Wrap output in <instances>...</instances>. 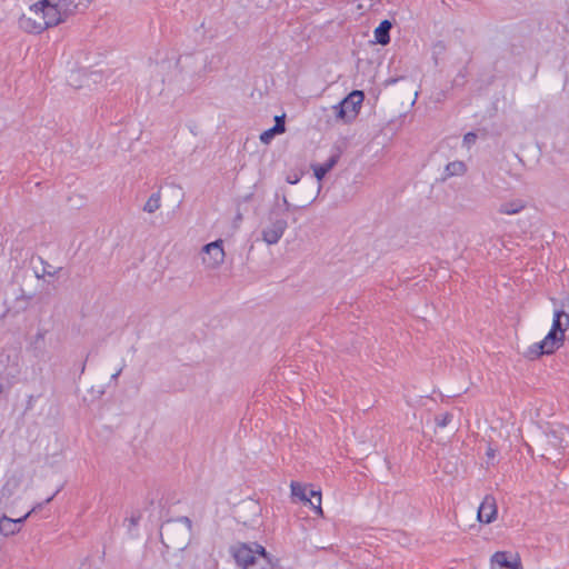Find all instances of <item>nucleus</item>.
Segmentation results:
<instances>
[{
	"mask_svg": "<svg viewBox=\"0 0 569 569\" xmlns=\"http://www.w3.org/2000/svg\"><path fill=\"white\" fill-rule=\"evenodd\" d=\"M288 224L284 219H271L270 223L262 230V239L268 244H276L283 236Z\"/></svg>",
	"mask_w": 569,
	"mask_h": 569,
	"instance_id": "obj_10",
	"label": "nucleus"
},
{
	"mask_svg": "<svg viewBox=\"0 0 569 569\" xmlns=\"http://www.w3.org/2000/svg\"><path fill=\"white\" fill-rule=\"evenodd\" d=\"M202 252L204 253L202 260L210 268L219 267L224 260L222 240H216L207 243L203 246Z\"/></svg>",
	"mask_w": 569,
	"mask_h": 569,
	"instance_id": "obj_8",
	"label": "nucleus"
},
{
	"mask_svg": "<svg viewBox=\"0 0 569 569\" xmlns=\"http://www.w3.org/2000/svg\"><path fill=\"white\" fill-rule=\"evenodd\" d=\"M340 153L336 152L326 162L313 166V173L318 181H321L326 174L338 163Z\"/></svg>",
	"mask_w": 569,
	"mask_h": 569,
	"instance_id": "obj_15",
	"label": "nucleus"
},
{
	"mask_svg": "<svg viewBox=\"0 0 569 569\" xmlns=\"http://www.w3.org/2000/svg\"><path fill=\"white\" fill-rule=\"evenodd\" d=\"M452 418H453L452 413L445 412V413H440V415L436 416L435 421H436L437 427L445 428L452 421Z\"/></svg>",
	"mask_w": 569,
	"mask_h": 569,
	"instance_id": "obj_26",
	"label": "nucleus"
},
{
	"mask_svg": "<svg viewBox=\"0 0 569 569\" xmlns=\"http://www.w3.org/2000/svg\"><path fill=\"white\" fill-rule=\"evenodd\" d=\"M274 126L260 134V141L268 144L276 134L283 133L286 131L284 114L274 117Z\"/></svg>",
	"mask_w": 569,
	"mask_h": 569,
	"instance_id": "obj_14",
	"label": "nucleus"
},
{
	"mask_svg": "<svg viewBox=\"0 0 569 569\" xmlns=\"http://www.w3.org/2000/svg\"><path fill=\"white\" fill-rule=\"evenodd\" d=\"M467 170L465 162L462 161H452L449 162L443 171V176L441 177L442 181L456 176H462Z\"/></svg>",
	"mask_w": 569,
	"mask_h": 569,
	"instance_id": "obj_19",
	"label": "nucleus"
},
{
	"mask_svg": "<svg viewBox=\"0 0 569 569\" xmlns=\"http://www.w3.org/2000/svg\"><path fill=\"white\" fill-rule=\"evenodd\" d=\"M523 209V204L518 201L505 202L500 204L499 212L503 214H516Z\"/></svg>",
	"mask_w": 569,
	"mask_h": 569,
	"instance_id": "obj_24",
	"label": "nucleus"
},
{
	"mask_svg": "<svg viewBox=\"0 0 569 569\" xmlns=\"http://www.w3.org/2000/svg\"><path fill=\"white\" fill-rule=\"evenodd\" d=\"M290 487H291V493L293 497L299 498L301 501L307 500L309 490L306 486H302L299 482L292 481Z\"/></svg>",
	"mask_w": 569,
	"mask_h": 569,
	"instance_id": "obj_25",
	"label": "nucleus"
},
{
	"mask_svg": "<svg viewBox=\"0 0 569 569\" xmlns=\"http://www.w3.org/2000/svg\"><path fill=\"white\" fill-rule=\"evenodd\" d=\"M233 558L242 569H273L278 559H274L264 547L253 542L240 543L232 548Z\"/></svg>",
	"mask_w": 569,
	"mask_h": 569,
	"instance_id": "obj_3",
	"label": "nucleus"
},
{
	"mask_svg": "<svg viewBox=\"0 0 569 569\" xmlns=\"http://www.w3.org/2000/svg\"><path fill=\"white\" fill-rule=\"evenodd\" d=\"M44 2L53 3L68 18L76 12L80 0H44Z\"/></svg>",
	"mask_w": 569,
	"mask_h": 569,
	"instance_id": "obj_18",
	"label": "nucleus"
},
{
	"mask_svg": "<svg viewBox=\"0 0 569 569\" xmlns=\"http://www.w3.org/2000/svg\"><path fill=\"white\" fill-rule=\"evenodd\" d=\"M43 263V274L47 276H54L57 273V270H53L52 266H50L48 262L42 261Z\"/></svg>",
	"mask_w": 569,
	"mask_h": 569,
	"instance_id": "obj_29",
	"label": "nucleus"
},
{
	"mask_svg": "<svg viewBox=\"0 0 569 569\" xmlns=\"http://www.w3.org/2000/svg\"><path fill=\"white\" fill-rule=\"evenodd\" d=\"M244 508H247L248 510H250L254 516H259L260 513V507L258 505V502L253 501V500H249L248 502H246L243 505Z\"/></svg>",
	"mask_w": 569,
	"mask_h": 569,
	"instance_id": "obj_27",
	"label": "nucleus"
},
{
	"mask_svg": "<svg viewBox=\"0 0 569 569\" xmlns=\"http://www.w3.org/2000/svg\"><path fill=\"white\" fill-rule=\"evenodd\" d=\"M492 566L497 565L500 568L510 569L516 561H510L506 551H497L491 557Z\"/></svg>",
	"mask_w": 569,
	"mask_h": 569,
	"instance_id": "obj_22",
	"label": "nucleus"
},
{
	"mask_svg": "<svg viewBox=\"0 0 569 569\" xmlns=\"http://www.w3.org/2000/svg\"><path fill=\"white\" fill-rule=\"evenodd\" d=\"M569 327V298H566L560 303V309L555 310L551 331L565 336Z\"/></svg>",
	"mask_w": 569,
	"mask_h": 569,
	"instance_id": "obj_11",
	"label": "nucleus"
},
{
	"mask_svg": "<svg viewBox=\"0 0 569 569\" xmlns=\"http://www.w3.org/2000/svg\"><path fill=\"white\" fill-rule=\"evenodd\" d=\"M535 443L541 451V457L551 459L565 452L569 447V429L562 425L547 423L537 427Z\"/></svg>",
	"mask_w": 569,
	"mask_h": 569,
	"instance_id": "obj_1",
	"label": "nucleus"
},
{
	"mask_svg": "<svg viewBox=\"0 0 569 569\" xmlns=\"http://www.w3.org/2000/svg\"><path fill=\"white\" fill-rule=\"evenodd\" d=\"M510 569H522L521 562L519 560H516V563H513Z\"/></svg>",
	"mask_w": 569,
	"mask_h": 569,
	"instance_id": "obj_34",
	"label": "nucleus"
},
{
	"mask_svg": "<svg viewBox=\"0 0 569 569\" xmlns=\"http://www.w3.org/2000/svg\"><path fill=\"white\" fill-rule=\"evenodd\" d=\"M497 516V505L495 497L488 495L483 498L478 508L477 517L480 522L491 523Z\"/></svg>",
	"mask_w": 569,
	"mask_h": 569,
	"instance_id": "obj_12",
	"label": "nucleus"
},
{
	"mask_svg": "<svg viewBox=\"0 0 569 569\" xmlns=\"http://www.w3.org/2000/svg\"><path fill=\"white\" fill-rule=\"evenodd\" d=\"M209 61L208 57H201L196 54H184L180 56L177 61V67L180 69L182 73V82L187 81V78L190 80L186 86H182L183 90H191L193 84L200 80L204 73L211 71V68L208 67Z\"/></svg>",
	"mask_w": 569,
	"mask_h": 569,
	"instance_id": "obj_5",
	"label": "nucleus"
},
{
	"mask_svg": "<svg viewBox=\"0 0 569 569\" xmlns=\"http://www.w3.org/2000/svg\"><path fill=\"white\" fill-rule=\"evenodd\" d=\"M487 457L489 460L493 459L495 456H496V451L495 449H492L491 447L488 448L487 452H486Z\"/></svg>",
	"mask_w": 569,
	"mask_h": 569,
	"instance_id": "obj_31",
	"label": "nucleus"
},
{
	"mask_svg": "<svg viewBox=\"0 0 569 569\" xmlns=\"http://www.w3.org/2000/svg\"><path fill=\"white\" fill-rule=\"evenodd\" d=\"M192 522L188 517L168 520L160 527V539L167 549L183 551L191 538Z\"/></svg>",
	"mask_w": 569,
	"mask_h": 569,
	"instance_id": "obj_4",
	"label": "nucleus"
},
{
	"mask_svg": "<svg viewBox=\"0 0 569 569\" xmlns=\"http://www.w3.org/2000/svg\"><path fill=\"white\" fill-rule=\"evenodd\" d=\"M153 91V93H160L162 91V82L160 84H158L157 88L154 89H151Z\"/></svg>",
	"mask_w": 569,
	"mask_h": 569,
	"instance_id": "obj_36",
	"label": "nucleus"
},
{
	"mask_svg": "<svg viewBox=\"0 0 569 569\" xmlns=\"http://www.w3.org/2000/svg\"><path fill=\"white\" fill-rule=\"evenodd\" d=\"M121 371H122V368H120L116 373H113V375L111 376V380H112V381H116V380L118 379L119 375L121 373Z\"/></svg>",
	"mask_w": 569,
	"mask_h": 569,
	"instance_id": "obj_33",
	"label": "nucleus"
},
{
	"mask_svg": "<svg viewBox=\"0 0 569 569\" xmlns=\"http://www.w3.org/2000/svg\"><path fill=\"white\" fill-rule=\"evenodd\" d=\"M34 8H39L40 13L43 16V20L47 24V29L56 27L67 19L63 13L51 2H44V0H41L34 3Z\"/></svg>",
	"mask_w": 569,
	"mask_h": 569,
	"instance_id": "obj_9",
	"label": "nucleus"
},
{
	"mask_svg": "<svg viewBox=\"0 0 569 569\" xmlns=\"http://www.w3.org/2000/svg\"><path fill=\"white\" fill-rule=\"evenodd\" d=\"M37 337H38V339H42L43 335L42 333H38Z\"/></svg>",
	"mask_w": 569,
	"mask_h": 569,
	"instance_id": "obj_41",
	"label": "nucleus"
},
{
	"mask_svg": "<svg viewBox=\"0 0 569 569\" xmlns=\"http://www.w3.org/2000/svg\"><path fill=\"white\" fill-rule=\"evenodd\" d=\"M233 558L242 569H273L278 559H274L264 547L253 542L240 543L232 548Z\"/></svg>",
	"mask_w": 569,
	"mask_h": 569,
	"instance_id": "obj_2",
	"label": "nucleus"
},
{
	"mask_svg": "<svg viewBox=\"0 0 569 569\" xmlns=\"http://www.w3.org/2000/svg\"><path fill=\"white\" fill-rule=\"evenodd\" d=\"M139 518H140V517H134V516H132V517L130 518V523H131V526H137V525H138V521H139Z\"/></svg>",
	"mask_w": 569,
	"mask_h": 569,
	"instance_id": "obj_32",
	"label": "nucleus"
},
{
	"mask_svg": "<svg viewBox=\"0 0 569 569\" xmlns=\"http://www.w3.org/2000/svg\"><path fill=\"white\" fill-rule=\"evenodd\" d=\"M525 357L528 359H537L542 355H547V348L542 345V341L532 343L527 351H525Z\"/></svg>",
	"mask_w": 569,
	"mask_h": 569,
	"instance_id": "obj_23",
	"label": "nucleus"
},
{
	"mask_svg": "<svg viewBox=\"0 0 569 569\" xmlns=\"http://www.w3.org/2000/svg\"><path fill=\"white\" fill-rule=\"evenodd\" d=\"M363 99L365 94L362 91H351L338 104L333 106L336 118L346 123L351 122L359 113Z\"/></svg>",
	"mask_w": 569,
	"mask_h": 569,
	"instance_id": "obj_6",
	"label": "nucleus"
},
{
	"mask_svg": "<svg viewBox=\"0 0 569 569\" xmlns=\"http://www.w3.org/2000/svg\"><path fill=\"white\" fill-rule=\"evenodd\" d=\"M29 516L27 513L24 517L19 519H11L7 516L0 518V533L8 537L17 533L20 530V525L24 521V519Z\"/></svg>",
	"mask_w": 569,
	"mask_h": 569,
	"instance_id": "obj_13",
	"label": "nucleus"
},
{
	"mask_svg": "<svg viewBox=\"0 0 569 569\" xmlns=\"http://www.w3.org/2000/svg\"><path fill=\"white\" fill-rule=\"evenodd\" d=\"M19 26L29 33H40L47 29L43 16L40 13L39 8H34V4L30 7L28 16L23 14L20 18Z\"/></svg>",
	"mask_w": 569,
	"mask_h": 569,
	"instance_id": "obj_7",
	"label": "nucleus"
},
{
	"mask_svg": "<svg viewBox=\"0 0 569 569\" xmlns=\"http://www.w3.org/2000/svg\"><path fill=\"white\" fill-rule=\"evenodd\" d=\"M58 491L59 490H57L51 497L47 498L46 503L50 502L53 499V497L58 493Z\"/></svg>",
	"mask_w": 569,
	"mask_h": 569,
	"instance_id": "obj_39",
	"label": "nucleus"
},
{
	"mask_svg": "<svg viewBox=\"0 0 569 569\" xmlns=\"http://www.w3.org/2000/svg\"><path fill=\"white\" fill-rule=\"evenodd\" d=\"M288 182L291 183V184H295V183L298 182V179L297 178L296 179L295 178H291V179L288 178Z\"/></svg>",
	"mask_w": 569,
	"mask_h": 569,
	"instance_id": "obj_38",
	"label": "nucleus"
},
{
	"mask_svg": "<svg viewBox=\"0 0 569 569\" xmlns=\"http://www.w3.org/2000/svg\"><path fill=\"white\" fill-rule=\"evenodd\" d=\"M305 501L310 503L317 515H322L321 492L319 490L310 488L308 491L307 500Z\"/></svg>",
	"mask_w": 569,
	"mask_h": 569,
	"instance_id": "obj_20",
	"label": "nucleus"
},
{
	"mask_svg": "<svg viewBox=\"0 0 569 569\" xmlns=\"http://www.w3.org/2000/svg\"><path fill=\"white\" fill-rule=\"evenodd\" d=\"M392 28V23L389 20H382L380 24L375 29V39L376 42L386 46L390 42V30Z\"/></svg>",
	"mask_w": 569,
	"mask_h": 569,
	"instance_id": "obj_16",
	"label": "nucleus"
},
{
	"mask_svg": "<svg viewBox=\"0 0 569 569\" xmlns=\"http://www.w3.org/2000/svg\"><path fill=\"white\" fill-rule=\"evenodd\" d=\"M282 204L284 207V211H289L292 208L291 203L287 200L286 197L282 198Z\"/></svg>",
	"mask_w": 569,
	"mask_h": 569,
	"instance_id": "obj_30",
	"label": "nucleus"
},
{
	"mask_svg": "<svg viewBox=\"0 0 569 569\" xmlns=\"http://www.w3.org/2000/svg\"><path fill=\"white\" fill-rule=\"evenodd\" d=\"M161 206V192L158 190L153 192L143 206V211L148 213L156 212Z\"/></svg>",
	"mask_w": 569,
	"mask_h": 569,
	"instance_id": "obj_21",
	"label": "nucleus"
},
{
	"mask_svg": "<svg viewBox=\"0 0 569 569\" xmlns=\"http://www.w3.org/2000/svg\"><path fill=\"white\" fill-rule=\"evenodd\" d=\"M288 182L291 183V184H295V183L298 182V179L297 178L296 179L295 178H291V179L288 178Z\"/></svg>",
	"mask_w": 569,
	"mask_h": 569,
	"instance_id": "obj_37",
	"label": "nucleus"
},
{
	"mask_svg": "<svg viewBox=\"0 0 569 569\" xmlns=\"http://www.w3.org/2000/svg\"><path fill=\"white\" fill-rule=\"evenodd\" d=\"M563 340L565 336H562V333L559 335L550 330L541 341L547 348V355H551L562 345Z\"/></svg>",
	"mask_w": 569,
	"mask_h": 569,
	"instance_id": "obj_17",
	"label": "nucleus"
},
{
	"mask_svg": "<svg viewBox=\"0 0 569 569\" xmlns=\"http://www.w3.org/2000/svg\"><path fill=\"white\" fill-rule=\"evenodd\" d=\"M477 133L475 132H468L463 137V146L470 148L471 144H473L477 140Z\"/></svg>",
	"mask_w": 569,
	"mask_h": 569,
	"instance_id": "obj_28",
	"label": "nucleus"
},
{
	"mask_svg": "<svg viewBox=\"0 0 569 569\" xmlns=\"http://www.w3.org/2000/svg\"><path fill=\"white\" fill-rule=\"evenodd\" d=\"M80 369H81V373H83L86 370V361L82 363V366H80Z\"/></svg>",
	"mask_w": 569,
	"mask_h": 569,
	"instance_id": "obj_40",
	"label": "nucleus"
},
{
	"mask_svg": "<svg viewBox=\"0 0 569 569\" xmlns=\"http://www.w3.org/2000/svg\"><path fill=\"white\" fill-rule=\"evenodd\" d=\"M397 81H398V79H397V78H390V79L386 80V86L393 84V83H396Z\"/></svg>",
	"mask_w": 569,
	"mask_h": 569,
	"instance_id": "obj_35",
	"label": "nucleus"
}]
</instances>
